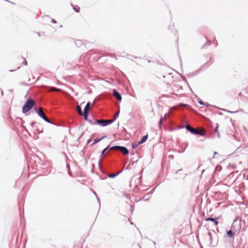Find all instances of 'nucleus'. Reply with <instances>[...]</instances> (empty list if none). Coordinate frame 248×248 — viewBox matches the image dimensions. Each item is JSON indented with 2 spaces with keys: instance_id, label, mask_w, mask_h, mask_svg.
Returning <instances> with one entry per match:
<instances>
[{
  "instance_id": "f257e3e1",
  "label": "nucleus",
  "mask_w": 248,
  "mask_h": 248,
  "mask_svg": "<svg viewBox=\"0 0 248 248\" xmlns=\"http://www.w3.org/2000/svg\"><path fill=\"white\" fill-rule=\"evenodd\" d=\"M34 104L35 101L31 99H28L25 104L22 108V112L23 113H26V112H28L32 108Z\"/></svg>"
},
{
  "instance_id": "f03ea898",
  "label": "nucleus",
  "mask_w": 248,
  "mask_h": 248,
  "mask_svg": "<svg viewBox=\"0 0 248 248\" xmlns=\"http://www.w3.org/2000/svg\"><path fill=\"white\" fill-rule=\"evenodd\" d=\"M186 129L190 131L191 133L194 134H198L200 135H203L205 134V131L204 129L198 130L192 127L189 124H187L186 126Z\"/></svg>"
},
{
  "instance_id": "7ed1b4c3",
  "label": "nucleus",
  "mask_w": 248,
  "mask_h": 248,
  "mask_svg": "<svg viewBox=\"0 0 248 248\" xmlns=\"http://www.w3.org/2000/svg\"><path fill=\"white\" fill-rule=\"evenodd\" d=\"M112 150H119L121 152H122L124 155H127L129 153V151L127 148L124 147L119 146H115L111 147L109 151Z\"/></svg>"
},
{
  "instance_id": "20e7f679",
  "label": "nucleus",
  "mask_w": 248,
  "mask_h": 248,
  "mask_svg": "<svg viewBox=\"0 0 248 248\" xmlns=\"http://www.w3.org/2000/svg\"><path fill=\"white\" fill-rule=\"evenodd\" d=\"M113 121H114L113 120H106L100 119V120H96V123L97 124H100L102 126H105L107 125L108 124H111Z\"/></svg>"
},
{
  "instance_id": "39448f33",
  "label": "nucleus",
  "mask_w": 248,
  "mask_h": 248,
  "mask_svg": "<svg viewBox=\"0 0 248 248\" xmlns=\"http://www.w3.org/2000/svg\"><path fill=\"white\" fill-rule=\"evenodd\" d=\"M38 114L42 117L45 121L48 123H51L49 120L46 117L45 113L43 112V109L41 108H40L38 109Z\"/></svg>"
},
{
  "instance_id": "423d86ee",
  "label": "nucleus",
  "mask_w": 248,
  "mask_h": 248,
  "mask_svg": "<svg viewBox=\"0 0 248 248\" xmlns=\"http://www.w3.org/2000/svg\"><path fill=\"white\" fill-rule=\"evenodd\" d=\"M91 107V103L90 102L87 103L86 104L84 109V112H83V116L84 117L85 120H87L88 116V110L90 109Z\"/></svg>"
},
{
  "instance_id": "0eeeda50",
  "label": "nucleus",
  "mask_w": 248,
  "mask_h": 248,
  "mask_svg": "<svg viewBox=\"0 0 248 248\" xmlns=\"http://www.w3.org/2000/svg\"><path fill=\"white\" fill-rule=\"evenodd\" d=\"M218 218H212V217H208L204 219L205 221H211L215 224V226H217L218 224V222L217 221V219Z\"/></svg>"
},
{
  "instance_id": "6e6552de",
  "label": "nucleus",
  "mask_w": 248,
  "mask_h": 248,
  "mask_svg": "<svg viewBox=\"0 0 248 248\" xmlns=\"http://www.w3.org/2000/svg\"><path fill=\"white\" fill-rule=\"evenodd\" d=\"M113 94L114 96L117 98V99L119 101H121L122 100V97L121 94L116 90H113Z\"/></svg>"
},
{
  "instance_id": "1a4fd4ad",
  "label": "nucleus",
  "mask_w": 248,
  "mask_h": 248,
  "mask_svg": "<svg viewBox=\"0 0 248 248\" xmlns=\"http://www.w3.org/2000/svg\"><path fill=\"white\" fill-rule=\"evenodd\" d=\"M147 139H148V135H146L143 136L142 137L141 140L140 141H139V144H140L144 143V142H145L147 140Z\"/></svg>"
},
{
  "instance_id": "9d476101",
  "label": "nucleus",
  "mask_w": 248,
  "mask_h": 248,
  "mask_svg": "<svg viewBox=\"0 0 248 248\" xmlns=\"http://www.w3.org/2000/svg\"><path fill=\"white\" fill-rule=\"evenodd\" d=\"M49 91L62 92V91L61 89H57L54 87H49Z\"/></svg>"
},
{
  "instance_id": "9b49d317",
  "label": "nucleus",
  "mask_w": 248,
  "mask_h": 248,
  "mask_svg": "<svg viewBox=\"0 0 248 248\" xmlns=\"http://www.w3.org/2000/svg\"><path fill=\"white\" fill-rule=\"evenodd\" d=\"M77 110L78 112V113L80 115H83V113L82 112L81 108L79 106H78L77 107Z\"/></svg>"
},
{
  "instance_id": "f8f14e48",
  "label": "nucleus",
  "mask_w": 248,
  "mask_h": 248,
  "mask_svg": "<svg viewBox=\"0 0 248 248\" xmlns=\"http://www.w3.org/2000/svg\"><path fill=\"white\" fill-rule=\"evenodd\" d=\"M106 137V136H103L101 139H94L93 144L99 142L101 140L105 138Z\"/></svg>"
},
{
  "instance_id": "ddd939ff",
  "label": "nucleus",
  "mask_w": 248,
  "mask_h": 248,
  "mask_svg": "<svg viewBox=\"0 0 248 248\" xmlns=\"http://www.w3.org/2000/svg\"><path fill=\"white\" fill-rule=\"evenodd\" d=\"M227 233L228 236L230 237H232L234 235V233H233L231 230L228 231Z\"/></svg>"
},
{
  "instance_id": "4468645a",
  "label": "nucleus",
  "mask_w": 248,
  "mask_h": 248,
  "mask_svg": "<svg viewBox=\"0 0 248 248\" xmlns=\"http://www.w3.org/2000/svg\"><path fill=\"white\" fill-rule=\"evenodd\" d=\"M74 10H75V11L76 12H79L80 11V8L79 6H76L74 8Z\"/></svg>"
},
{
  "instance_id": "2eb2a0df",
  "label": "nucleus",
  "mask_w": 248,
  "mask_h": 248,
  "mask_svg": "<svg viewBox=\"0 0 248 248\" xmlns=\"http://www.w3.org/2000/svg\"><path fill=\"white\" fill-rule=\"evenodd\" d=\"M165 120H166V116H165L163 118H161V119L160 120V122H159V125H160V126L162 124V123L163 121H164Z\"/></svg>"
},
{
  "instance_id": "dca6fc26",
  "label": "nucleus",
  "mask_w": 248,
  "mask_h": 248,
  "mask_svg": "<svg viewBox=\"0 0 248 248\" xmlns=\"http://www.w3.org/2000/svg\"><path fill=\"white\" fill-rule=\"evenodd\" d=\"M108 148V146L106 148H105L103 151L102 152L101 155H102L107 150V149Z\"/></svg>"
},
{
  "instance_id": "f3484780",
  "label": "nucleus",
  "mask_w": 248,
  "mask_h": 248,
  "mask_svg": "<svg viewBox=\"0 0 248 248\" xmlns=\"http://www.w3.org/2000/svg\"><path fill=\"white\" fill-rule=\"evenodd\" d=\"M116 176V174H115V173H112V174H110L109 175V177H114L115 176Z\"/></svg>"
},
{
  "instance_id": "a211bd4d",
  "label": "nucleus",
  "mask_w": 248,
  "mask_h": 248,
  "mask_svg": "<svg viewBox=\"0 0 248 248\" xmlns=\"http://www.w3.org/2000/svg\"><path fill=\"white\" fill-rule=\"evenodd\" d=\"M218 125L217 124V126H216V127L214 129V131L216 132H217V129H218Z\"/></svg>"
},
{
  "instance_id": "6ab92c4d",
  "label": "nucleus",
  "mask_w": 248,
  "mask_h": 248,
  "mask_svg": "<svg viewBox=\"0 0 248 248\" xmlns=\"http://www.w3.org/2000/svg\"><path fill=\"white\" fill-rule=\"evenodd\" d=\"M119 111H118L117 112H116L115 115H114L115 119H116L119 116Z\"/></svg>"
},
{
  "instance_id": "aec40b11",
  "label": "nucleus",
  "mask_w": 248,
  "mask_h": 248,
  "mask_svg": "<svg viewBox=\"0 0 248 248\" xmlns=\"http://www.w3.org/2000/svg\"><path fill=\"white\" fill-rule=\"evenodd\" d=\"M217 152H215L214 153V155H213V158H215V155H217Z\"/></svg>"
},
{
  "instance_id": "412c9836",
  "label": "nucleus",
  "mask_w": 248,
  "mask_h": 248,
  "mask_svg": "<svg viewBox=\"0 0 248 248\" xmlns=\"http://www.w3.org/2000/svg\"><path fill=\"white\" fill-rule=\"evenodd\" d=\"M199 103L201 104V105H204L203 102H202V101H199Z\"/></svg>"
},
{
  "instance_id": "4be33fe9",
  "label": "nucleus",
  "mask_w": 248,
  "mask_h": 248,
  "mask_svg": "<svg viewBox=\"0 0 248 248\" xmlns=\"http://www.w3.org/2000/svg\"><path fill=\"white\" fill-rule=\"evenodd\" d=\"M239 96H241V95H242V93H239Z\"/></svg>"
},
{
  "instance_id": "5701e85b",
  "label": "nucleus",
  "mask_w": 248,
  "mask_h": 248,
  "mask_svg": "<svg viewBox=\"0 0 248 248\" xmlns=\"http://www.w3.org/2000/svg\"><path fill=\"white\" fill-rule=\"evenodd\" d=\"M184 106H186V105H182Z\"/></svg>"
}]
</instances>
